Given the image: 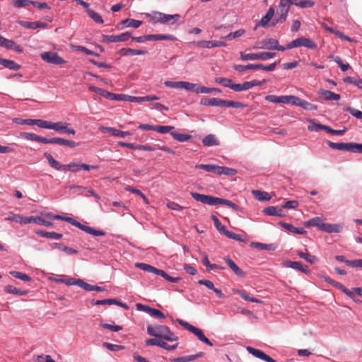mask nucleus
<instances>
[{
    "mask_svg": "<svg viewBox=\"0 0 362 362\" xmlns=\"http://www.w3.org/2000/svg\"><path fill=\"white\" fill-rule=\"evenodd\" d=\"M343 226L340 224H330L323 223L320 230L327 233H340Z\"/></svg>",
    "mask_w": 362,
    "mask_h": 362,
    "instance_id": "nucleus-26",
    "label": "nucleus"
},
{
    "mask_svg": "<svg viewBox=\"0 0 362 362\" xmlns=\"http://www.w3.org/2000/svg\"><path fill=\"white\" fill-rule=\"evenodd\" d=\"M215 81L225 87L231 88L233 81L227 78H216Z\"/></svg>",
    "mask_w": 362,
    "mask_h": 362,
    "instance_id": "nucleus-59",
    "label": "nucleus"
},
{
    "mask_svg": "<svg viewBox=\"0 0 362 362\" xmlns=\"http://www.w3.org/2000/svg\"><path fill=\"white\" fill-rule=\"evenodd\" d=\"M47 216L52 218V219L64 221L81 229L85 233L90 234L93 236H103L105 235V233L103 230H96L92 227L83 225L71 217L63 216L61 215H53L52 214H48Z\"/></svg>",
    "mask_w": 362,
    "mask_h": 362,
    "instance_id": "nucleus-2",
    "label": "nucleus"
},
{
    "mask_svg": "<svg viewBox=\"0 0 362 362\" xmlns=\"http://www.w3.org/2000/svg\"><path fill=\"white\" fill-rule=\"evenodd\" d=\"M252 194L258 201H269L271 199V196L266 192L259 190H252Z\"/></svg>",
    "mask_w": 362,
    "mask_h": 362,
    "instance_id": "nucleus-41",
    "label": "nucleus"
},
{
    "mask_svg": "<svg viewBox=\"0 0 362 362\" xmlns=\"http://www.w3.org/2000/svg\"><path fill=\"white\" fill-rule=\"evenodd\" d=\"M285 267L292 268L302 272L305 274L309 273V269L307 266L303 265L300 262L287 261L284 263Z\"/></svg>",
    "mask_w": 362,
    "mask_h": 362,
    "instance_id": "nucleus-24",
    "label": "nucleus"
},
{
    "mask_svg": "<svg viewBox=\"0 0 362 362\" xmlns=\"http://www.w3.org/2000/svg\"><path fill=\"white\" fill-rule=\"evenodd\" d=\"M66 139L58 137H54L47 139V144H55L62 146H66Z\"/></svg>",
    "mask_w": 362,
    "mask_h": 362,
    "instance_id": "nucleus-62",
    "label": "nucleus"
},
{
    "mask_svg": "<svg viewBox=\"0 0 362 362\" xmlns=\"http://www.w3.org/2000/svg\"><path fill=\"white\" fill-rule=\"evenodd\" d=\"M34 125H37L38 127L42 129H52L53 122L40 119H34Z\"/></svg>",
    "mask_w": 362,
    "mask_h": 362,
    "instance_id": "nucleus-44",
    "label": "nucleus"
},
{
    "mask_svg": "<svg viewBox=\"0 0 362 362\" xmlns=\"http://www.w3.org/2000/svg\"><path fill=\"white\" fill-rule=\"evenodd\" d=\"M299 47H304L308 49H315L317 48V44L310 38L301 37L293 40L290 43H288L286 45V49H293Z\"/></svg>",
    "mask_w": 362,
    "mask_h": 362,
    "instance_id": "nucleus-7",
    "label": "nucleus"
},
{
    "mask_svg": "<svg viewBox=\"0 0 362 362\" xmlns=\"http://www.w3.org/2000/svg\"><path fill=\"white\" fill-rule=\"evenodd\" d=\"M332 286L336 287L337 288L341 290L343 293H344L346 296L350 297L351 298L354 299V295L352 291L346 288L344 285H342L341 283L337 282L336 281H334Z\"/></svg>",
    "mask_w": 362,
    "mask_h": 362,
    "instance_id": "nucleus-46",
    "label": "nucleus"
},
{
    "mask_svg": "<svg viewBox=\"0 0 362 362\" xmlns=\"http://www.w3.org/2000/svg\"><path fill=\"white\" fill-rule=\"evenodd\" d=\"M190 194L196 201L200 202L204 204L210 206L223 204L226 205L227 206L233 209L234 211H238L239 209V207L237 204L228 199H221L219 197H216L210 195L202 194L197 192H191Z\"/></svg>",
    "mask_w": 362,
    "mask_h": 362,
    "instance_id": "nucleus-1",
    "label": "nucleus"
},
{
    "mask_svg": "<svg viewBox=\"0 0 362 362\" xmlns=\"http://www.w3.org/2000/svg\"><path fill=\"white\" fill-rule=\"evenodd\" d=\"M40 57L42 60L49 64L60 65L65 63L63 58L59 57L56 52H45L41 53Z\"/></svg>",
    "mask_w": 362,
    "mask_h": 362,
    "instance_id": "nucleus-12",
    "label": "nucleus"
},
{
    "mask_svg": "<svg viewBox=\"0 0 362 362\" xmlns=\"http://www.w3.org/2000/svg\"><path fill=\"white\" fill-rule=\"evenodd\" d=\"M13 122L17 124H25V125H34V119H22V118H14Z\"/></svg>",
    "mask_w": 362,
    "mask_h": 362,
    "instance_id": "nucleus-55",
    "label": "nucleus"
},
{
    "mask_svg": "<svg viewBox=\"0 0 362 362\" xmlns=\"http://www.w3.org/2000/svg\"><path fill=\"white\" fill-rule=\"evenodd\" d=\"M28 223H35L40 226H43L45 227H51L52 226V223L49 221L45 219L41 216H28L27 224Z\"/></svg>",
    "mask_w": 362,
    "mask_h": 362,
    "instance_id": "nucleus-22",
    "label": "nucleus"
},
{
    "mask_svg": "<svg viewBox=\"0 0 362 362\" xmlns=\"http://www.w3.org/2000/svg\"><path fill=\"white\" fill-rule=\"evenodd\" d=\"M259 44V45L255 47V49H276L280 51H284L286 49V47L279 45L278 40L273 38L264 39Z\"/></svg>",
    "mask_w": 362,
    "mask_h": 362,
    "instance_id": "nucleus-10",
    "label": "nucleus"
},
{
    "mask_svg": "<svg viewBox=\"0 0 362 362\" xmlns=\"http://www.w3.org/2000/svg\"><path fill=\"white\" fill-rule=\"evenodd\" d=\"M226 100L220 98H202L201 100V104L206 106H214V107H226Z\"/></svg>",
    "mask_w": 362,
    "mask_h": 362,
    "instance_id": "nucleus-18",
    "label": "nucleus"
},
{
    "mask_svg": "<svg viewBox=\"0 0 362 362\" xmlns=\"http://www.w3.org/2000/svg\"><path fill=\"white\" fill-rule=\"evenodd\" d=\"M135 267L141 270H144V271H146V272H148L150 273H153V274H155L156 271H157V268H156L151 265L147 264L146 263H136L135 264Z\"/></svg>",
    "mask_w": 362,
    "mask_h": 362,
    "instance_id": "nucleus-50",
    "label": "nucleus"
},
{
    "mask_svg": "<svg viewBox=\"0 0 362 362\" xmlns=\"http://www.w3.org/2000/svg\"><path fill=\"white\" fill-rule=\"evenodd\" d=\"M10 274L13 277L23 280L24 281H30L31 280V278L28 275L22 272L12 271L10 272Z\"/></svg>",
    "mask_w": 362,
    "mask_h": 362,
    "instance_id": "nucleus-52",
    "label": "nucleus"
},
{
    "mask_svg": "<svg viewBox=\"0 0 362 362\" xmlns=\"http://www.w3.org/2000/svg\"><path fill=\"white\" fill-rule=\"evenodd\" d=\"M275 55L276 53L269 52L249 54H246L243 52H240V59L243 61L267 60L269 59L274 58Z\"/></svg>",
    "mask_w": 362,
    "mask_h": 362,
    "instance_id": "nucleus-6",
    "label": "nucleus"
},
{
    "mask_svg": "<svg viewBox=\"0 0 362 362\" xmlns=\"http://www.w3.org/2000/svg\"><path fill=\"white\" fill-rule=\"evenodd\" d=\"M226 263L228 265V267L233 270V272L238 276L244 277L245 276V273L240 269L236 264L230 258L224 259Z\"/></svg>",
    "mask_w": 362,
    "mask_h": 362,
    "instance_id": "nucleus-33",
    "label": "nucleus"
},
{
    "mask_svg": "<svg viewBox=\"0 0 362 362\" xmlns=\"http://www.w3.org/2000/svg\"><path fill=\"white\" fill-rule=\"evenodd\" d=\"M245 31L243 29L238 30L235 32L230 33L225 37V39L226 40H231L233 39L238 38L239 37H241L245 33Z\"/></svg>",
    "mask_w": 362,
    "mask_h": 362,
    "instance_id": "nucleus-56",
    "label": "nucleus"
},
{
    "mask_svg": "<svg viewBox=\"0 0 362 362\" xmlns=\"http://www.w3.org/2000/svg\"><path fill=\"white\" fill-rule=\"evenodd\" d=\"M4 290L8 293L18 296H25L28 293L27 291L21 290L11 285L6 286Z\"/></svg>",
    "mask_w": 362,
    "mask_h": 362,
    "instance_id": "nucleus-45",
    "label": "nucleus"
},
{
    "mask_svg": "<svg viewBox=\"0 0 362 362\" xmlns=\"http://www.w3.org/2000/svg\"><path fill=\"white\" fill-rule=\"evenodd\" d=\"M297 254L300 258L304 259L305 261L310 264H314L317 261V258L315 256L312 255L309 253L298 252Z\"/></svg>",
    "mask_w": 362,
    "mask_h": 362,
    "instance_id": "nucleus-47",
    "label": "nucleus"
},
{
    "mask_svg": "<svg viewBox=\"0 0 362 362\" xmlns=\"http://www.w3.org/2000/svg\"><path fill=\"white\" fill-rule=\"evenodd\" d=\"M147 332L151 336L163 338L167 341H174L177 339V337L171 332L169 328L165 325H148L147 327Z\"/></svg>",
    "mask_w": 362,
    "mask_h": 362,
    "instance_id": "nucleus-3",
    "label": "nucleus"
},
{
    "mask_svg": "<svg viewBox=\"0 0 362 362\" xmlns=\"http://www.w3.org/2000/svg\"><path fill=\"white\" fill-rule=\"evenodd\" d=\"M87 14L88 16L95 23H104L103 20L102 19L101 16L96 12H95L93 10L90 8H88L86 11Z\"/></svg>",
    "mask_w": 362,
    "mask_h": 362,
    "instance_id": "nucleus-51",
    "label": "nucleus"
},
{
    "mask_svg": "<svg viewBox=\"0 0 362 362\" xmlns=\"http://www.w3.org/2000/svg\"><path fill=\"white\" fill-rule=\"evenodd\" d=\"M182 327L193 333L201 341L205 343L207 345L212 346V343L205 337L202 329L194 327L187 322L182 321Z\"/></svg>",
    "mask_w": 362,
    "mask_h": 362,
    "instance_id": "nucleus-11",
    "label": "nucleus"
},
{
    "mask_svg": "<svg viewBox=\"0 0 362 362\" xmlns=\"http://www.w3.org/2000/svg\"><path fill=\"white\" fill-rule=\"evenodd\" d=\"M103 347L107 349L108 350H110L111 351H118L122 350L124 349V346H122L121 345L113 344H110L109 342H104L103 344Z\"/></svg>",
    "mask_w": 362,
    "mask_h": 362,
    "instance_id": "nucleus-57",
    "label": "nucleus"
},
{
    "mask_svg": "<svg viewBox=\"0 0 362 362\" xmlns=\"http://www.w3.org/2000/svg\"><path fill=\"white\" fill-rule=\"evenodd\" d=\"M211 219L214 221V226L216 228V229L219 232H221V233H223L224 235L225 234V231L227 230L226 226H223L221 224V223L220 222V221L218 220V218L216 216L212 215L211 216Z\"/></svg>",
    "mask_w": 362,
    "mask_h": 362,
    "instance_id": "nucleus-53",
    "label": "nucleus"
},
{
    "mask_svg": "<svg viewBox=\"0 0 362 362\" xmlns=\"http://www.w3.org/2000/svg\"><path fill=\"white\" fill-rule=\"evenodd\" d=\"M1 47L7 49L13 50L18 54H21L23 52L21 45L17 44L13 40L6 39L5 37H4Z\"/></svg>",
    "mask_w": 362,
    "mask_h": 362,
    "instance_id": "nucleus-17",
    "label": "nucleus"
},
{
    "mask_svg": "<svg viewBox=\"0 0 362 362\" xmlns=\"http://www.w3.org/2000/svg\"><path fill=\"white\" fill-rule=\"evenodd\" d=\"M132 98L131 99L132 103H141V102H144V101H152V100H158V97L151 96V95H147V96H144V97L132 96V98Z\"/></svg>",
    "mask_w": 362,
    "mask_h": 362,
    "instance_id": "nucleus-49",
    "label": "nucleus"
},
{
    "mask_svg": "<svg viewBox=\"0 0 362 362\" xmlns=\"http://www.w3.org/2000/svg\"><path fill=\"white\" fill-rule=\"evenodd\" d=\"M276 66V62H274L267 66H264L261 64H247V65L235 64V65H233V69H235V71H239V72H243V71L249 70V69H254V70L261 69V70H264V71H272L275 69Z\"/></svg>",
    "mask_w": 362,
    "mask_h": 362,
    "instance_id": "nucleus-5",
    "label": "nucleus"
},
{
    "mask_svg": "<svg viewBox=\"0 0 362 362\" xmlns=\"http://www.w3.org/2000/svg\"><path fill=\"white\" fill-rule=\"evenodd\" d=\"M291 5L292 4L290 0H280L276 11L277 23H282L286 20Z\"/></svg>",
    "mask_w": 362,
    "mask_h": 362,
    "instance_id": "nucleus-9",
    "label": "nucleus"
},
{
    "mask_svg": "<svg viewBox=\"0 0 362 362\" xmlns=\"http://www.w3.org/2000/svg\"><path fill=\"white\" fill-rule=\"evenodd\" d=\"M6 220L21 224H27L28 216L11 214L9 216L6 218Z\"/></svg>",
    "mask_w": 362,
    "mask_h": 362,
    "instance_id": "nucleus-37",
    "label": "nucleus"
},
{
    "mask_svg": "<svg viewBox=\"0 0 362 362\" xmlns=\"http://www.w3.org/2000/svg\"><path fill=\"white\" fill-rule=\"evenodd\" d=\"M204 356V353L202 352V351L199 352L197 354L190 355V356H182V362H189V361H194L197 358L203 357Z\"/></svg>",
    "mask_w": 362,
    "mask_h": 362,
    "instance_id": "nucleus-63",
    "label": "nucleus"
},
{
    "mask_svg": "<svg viewBox=\"0 0 362 362\" xmlns=\"http://www.w3.org/2000/svg\"><path fill=\"white\" fill-rule=\"evenodd\" d=\"M52 130L56 131L60 134H66L74 135L76 131L74 129L69 127V124L62 122H53Z\"/></svg>",
    "mask_w": 362,
    "mask_h": 362,
    "instance_id": "nucleus-14",
    "label": "nucleus"
},
{
    "mask_svg": "<svg viewBox=\"0 0 362 362\" xmlns=\"http://www.w3.org/2000/svg\"><path fill=\"white\" fill-rule=\"evenodd\" d=\"M288 95L277 96L274 95H269L265 97V100L273 103H284L287 104Z\"/></svg>",
    "mask_w": 362,
    "mask_h": 362,
    "instance_id": "nucleus-31",
    "label": "nucleus"
},
{
    "mask_svg": "<svg viewBox=\"0 0 362 362\" xmlns=\"http://www.w3.org/2000/svg\"><path fill=\"white\" fill-rule=\"evenodd\" d=\"M100 129L103 132H107L111 134L112 136L119 137V138H124L127 136L132 135V133L129 132H123L119 129H117L114 127H101Z\"/></svg>",
    "mask_w": 362,
    "mask_h": 362,
    "instance_id": "nucleus-19",
    "label": "nucleus"
},
{
    "mask_svg": "<svg viewBox=\"0 0 362 362\" xmlns=\"http://www.w3.org/2000/svg\"><path fill=\"white\" fill-rule=\"evenodd\" d=\"M202 144L205 146H218L220 142L214 134H209L202 139Z\"/></svg>",
    "mask_w": 362,
    "mask_h": 362,
    "instance_id": "nucleus-30",
    "label": "nucleus"
},
{
    "mask_svg": "<svg viewBox=\"0 0 362 362\" xmlns=\"http://www.w3.org/2000/svg\"><path fill=\"white\" fill-rule=\"evenodd\" d=\"M147 52L142 49H134L131 48H122L119 50L121 56H134L145 54Z\"/></svg>",
    "mask_w": 362,
    "mask_h": 362,
    "instance_id": "nucleus-27",
    "label": "nucleus"
},
{
    "mask_svg": "<svg viewBox=\"0 0 362 362\" xmlns=\"http://www.w3.org/2000/svg\"><path fill=\"white\" fill-rule=\"evenodd\" d=\"M224 235L227 238H228L230 239H233V240H237V241H240V242H244L245 241V240L242 238L241 235L236 234L235 233L229 231L228 230L225 231V234Z\"/></svg>",
    "mask_w": 362,
    "mask_h": 362,
    "instance_id": "nucleus-58",
    "label": "nucleus"
},
{
    "mask_svg": "<svg viewBox=\"0 0 362 362\" xmlns=\"http://www.w3.org/2000/svg\"><path fill=\"white\" fill-rule=\"evenodd\" d=\"M292 5H296L300 8H311L314 6L312 0H290Z\"/></svg>",
    "mask_w": 362,
    "mask_h": 362,
    "instance_id": "nucleus-38",
    "label": "nucleus"
},
{
    "mask_svg": "<svg viewBox=\"0 0 362 362\" xmlns=\"http://www.w3.org/2000/svg\"><path fill=\"white\" fill-rule=\"evenodd\" d=\"M251 245L258 250L274 251L276 249L275 244H264L261 243H252Z\"/></svg>",
    "mask_w": 362,
    "mask_h": 362,
    "instance_id": "nucleus-36",
    "label": "nucleus"
},
{
    "mask_svg": "<svg viewBox=\"0 0 362 362\" xmlns=\"http://www.w3.org/2000/svg\"><path fill=\"white\" fill-rule=\"evenodd\" d=\"M275 13L274 8L271 7L265 14V16L262 18L259 23H269V21L272 18Z\"/></svg>",
    "mask_w": 362,
    "mask_h": 362,
    "instance_id": "nucleus-64",
    "label": "nucleus"
},
{
    "mask_svg": "<svg viewBox=\"0 0 362 362\" xmlns=\"http://www.w3.org/2000/svg\"><path fill=\"white\" fill-rule=\"evenodd\" d=\"M51 247L53 249L57 248V249L66 252L68 255H77L78 254V251L76 250L73 249L69 247H67V246H65L62 243H54L51 245Z\"/></svg>",
    "mask_w": 362,
    "mask_h": 362,
    "instance_id": "nucleus-32",
    "label": "nucleus"
},
{
    "mask_svg": "<svg viewBox=\"0 0 362 362\" xmlns=\"http://www.w3.org/2000/svg\"><path fill=\"white\" fill-rule=\"evenodd\" d=\"M198 47L202 48H213L217 47H225L226 44L223 41L216 40H201L197 43Z\"/></svg>",
    "mask_w": 362,
    "mask_h": 362,
    "instance_id": "nucleus-21",
    "label": "nucleus"
},
{
    "mask_svg": "<svg viewBox=\"0 0 362 362\" xmlns=\"http://www.w3.org/2000/svg\"><path fill=\"white\" fill-rule=\"evenodd\" d=\"M182 88L193 92V93H201L202 86L196 83H192L189 82H183L182 81Z\"/></svg>",
    "mask_w": 362,
    "mask_h": 362,
    "instance_id": "nucleus-42",
    "label": "nucleus"
},
{
    "mask_svg": "<svg viewBox=\"0 0 362 362\" xmlns=\"http://www.w3.org/2000/svg\"><path fill=\"white\" fill-rule=\"evenodd\" d=\"M92 303L93 305H117L123 308L125 310H129V306L126 303H122V302H121L119 300H117V299H113V298L93 300Z\"/></svg>",
    "mask_w": 362,
    "mask_h": 362,
    "instance_id": "nucleus-16",
    "label": "nucleus"
},
{
    "mask_svg": "<svg viewBox=\"0 0 362 362\" xmlns=\"http://www.w3.org/2000/svg\"><path fill=\"white\" fill-rule=\"evenodd\" d=\"M81 162H70L69 163L64 165V171L77 173L81 170Z\"/></svg>",
    "mask_w": 362,
    "mask_h": 362,
    "instance_id": "nucleus-40",
    "label": "nucleus"
},
{
    "mask_svg": "<svg viewBox=\"0 0 362 362\" xmlns=\"http://www.w3.org/2000/svg\"><path fill=\"white\" fill-rule=\"evenodd\" d=\"M32 3L33 1L30 0H13L12 1V4L17 8L28 7Z\"/></svg>",
    "mask_w": 362,
    "mask_h": 362,
    "instance_id": "nucleus-54",
    "label": "nucleus"
},
{
    "mask_svg": "<svg viewBox=\"0 0 362 362\" xmlns=\"http://www.w3.org/2000/svg\"><path fill=\"white\" fill-rule=\"evenodd\" d=\"M0 65L13 71H18L21 68V66L14 61L3 58H0Z\"/></svg>",
    "mask_w": 362,
    "mask_h": 362,
    "instance_id": "nucleus-29",
    "label": "nucleus"
},
{
    "mask_svg": "<svg viewBox=\"0 0 362 362\" xmlns=\"http://www.w3.org/2000/svg\"><path fill=\"white\" fill-rule=\"evenodd\" d=\"M20 136L25 139L47 144V138L38 136L34 133L21 132Z\"/></svg>",
    "mask_w": 362,
    "mask_h": 362,
    "instance_id": "nucleus-25",
    "label": "nucleus"
},
{
    "mask_svg": "<svg viewBox=\"0 0 362 362\" xmlns=\"http://www.w3.org/2000/svg\"><path fill=\"white\" fill-rule=\"evenodd\" d=\"M44 156L47 160L49 165L52 168L57 170L64 171V165L60 164V163L56 160L50 153L45 152L44 153Z\"/></svg>",
    "mask_w": 362,
    "mask_h": 362,
    "instance_id": "nucleus-23",
    "label": "nucleus"
},
{
    "mask_svg": "<svg viewBox=\"0 0 362 362\" xmlns=\"http://www.w3.org/2000/svg\"><path fill=\"white\" fill-rule=\"evenodd\" d=\"M323 224L322 220L320 217H315L305 222L304 225L306 227L314 226L321 230Z\"/></svg>",
    "mask_w": 362,
    "mask_h": 362,
    "instance_id": "nucleus-39",
    "label": "nucleus"
},
{
    "mask_svg": "<svg viewBox=\"0 0 362 362\" xmlns=\"http://www.w3.org/2000/svg\"><path fill=\"white\" fill-rule=\"evenodd\" d=\"M37 234L40 235V236L43 238H46L48 239H52V240H59L62 238V234L58 233L54 231L48 232V231H38L37 232Z\"/></svg>",
    "mask_w": 362,
    "mask_h": 362,
    "instance_id": "nucleus-35",
    "label": "nucleus"
},
{
    "mask_svg": "<svg viewBox=\"0 0 362 362\" xmlns=\"http://www.w3.org/2000/svg\"><path fill=\"white\" fill-rule=\"evenodd\" d=\"M146 16L148 18L147 21L152 23H166L171 20L177 21L180 18L178 14L166 15L160 12H153L151 14H146Z\"/></svg>",
    "mask_w": 362,
    "mask_h": 362,
    "instance_id": "nucleus-8",
    "label": "nucleus"
},
{
    "mask_svg": "<svg viewBox=\"0 0 362 362\" xmlns=\"http://www.w3.org/2000/svg\"><path fill=\"white\" fill-rule=\"evenodd\" d=\"M327 143L329 147H330L332 149L352 152V142L334 143L330 141H328Z\"/></svg>",
    "mask_w": 362,
    "mask_h": 362,
    "instance_id": "nucleus-20",
    "label": "nucleus"
},
{
    "mask_svg": "<svg viewBox=\"0 0 362 362\" xmlns=\"http://www.w3.org/2000/svg\"><path fill=\"white\" fill-rule=\"evenodd\" d=\"M247 351L255 357L265 361L266 362H276L274 359L259 349H257L251 346H247Z\"/></svg>",
    "mask_w": 362,
    "mask_h": 362,
    "instance_id": "nucleus-15",
    "label": "nucleus"
},
{
    "mask_svg": "<svg viewBox=\"0 0 362 362\" xmlns=\"http://www.w3.org/2000/svg\"><path fill=\"white\" fill-rule=\"evenodd\" d=\"M281 225L288 231L294 234H305L306 231L303 228H297L290 223H281Z\"/></svg>",
    "mask_w": 362,
    "mask_h": 362,
    "instance_id": "nucleus-34",
    "label": "nucleus"
},
{
    "mask_svg": "<svg viewBox=\"0 0 362 362\" xmlns=\"http://www.w3.org/2000/svg\"><path fill=\"white\" fill-rule=\"evenodd\" d=\"M197 168L204 170L205 171L215 173L216 175H234L236 170L228 167L219 166L212 164H199L196 165Z\"/></svg>",
    "mask_w": 362,
    "mask_h": 362,
    "instance_id": "nucleus-4",
    "label": "nucleus"
},
{
    "mask_svg": "<svg viewBox=\"0 0 362 362\" xmlns=\"http://www.w3.org/2000/svg\"><path fill=\"white\" fill-rule=\"evenodd\" d=\"M203 264L206 267L207 271H211L214 269H223L224 268L220 265L210 263L208 257L205 256L202 259Z\"/></svg>",
    "mask_w": 362,
    "mask_h": 362,
    "instance_id": "nucleus-48",
    "label": "nucleus"
},
{
    "mask_svg": "<svg viewBox=\"0 0 362 362\" xmlns=\"http://www.w3.org/2000/svg\"><path fill=\"white\" fill-rule=\"evenodd\" d=\"M246 105L238 102V101H233V100H226V107H235V108H240L245 107Z\"/></svg>",
    "mask_w": 362,
    "mask_h": 362,
    "instance_id": "nucleus-61",
    "label": "nucleus"
},
{
    "mask_svg": "<svg viewBox=\"0 0 362 362\" xmlns=\"http://www.w3.org/2000/svg\"><path fill=\"white\" fill-rule=\"evenodd\" d=\"M146 344L147 346H158L166 350H173L177 346V344L173 345H169L165 342L163 338L155 337L153 339H148L146 340Z\"/></svg>",
    "mask_w": 362,
    "mask_h": 362,
    "instance_id": "nucleus-13",
    "label": "nucleus"
},
{
    "mask_svg": "<svg viewBox=\"0 0 362 362\" xmlns=\"http://www.w3.org/2000/svg\"><path fill=\"white\" fill-rule=\"evenodd\" d=\"M320 96L326 100H339L340 99V95L334 93L330 90H321L320 91Z\"/></svg>",
    "mask_w": 362,
    "mask_h": 362,
    "instance_id": "nucleus-28",
    "label": "nucleus"
},
{
    "mask_svg": "<svg viewBox=\"0 0 362 362\" xmlns=\"http://www.w3.org/2000/svg\"><path fill=\"white\" fill-rule=\"evenodd\" d=\"M79 279H75L73 277L64 276L62 278L56 280V281L63 283L66 286H73V285L78 286V284L79 283L78 282Z\"/></svg>",
    "mask_w": 362,
    "mask_h": 362,
    "instance_id": "nucleus-43",
    "label": "nucleus"
},
{
    "mask_svg": "<svg viewBox=\"0 0 362 362\" xmlns=\"http://www.w3.org/2000/svg\"><path fill=\"white\" fill-rule=\"evenodd\" d=\"M309 122L311 123L310 125L308 127V129L310 132H319L322 130L323 124L316 123L313 119H310Z\"/></svg>",
    "mask_w": 362,
    "mask_h": 362,
    "instance_id": "nucleus-60",
    "label": "nucleus"
}]
</instances>
